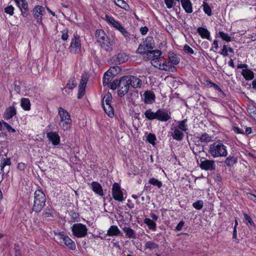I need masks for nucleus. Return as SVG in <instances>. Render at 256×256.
<instances>
[{
	"instance_id": "18",
	"label": "nucleus",
	"mask_w": 256,
	"mask_h": 256,
	"mask_svg": "<svg viewBox=\"0 0 256 256\" xmlns=\"http://www.w3.org/2000/svg\"><path fill=\"white\" fill-rule=\"evenodd\" d=\"M11 160L10 158L2 159L0 162V170L2 175H4L5 173L8 172Z\"/></svg>"
},
{
	"instance_id": "43",
	"label": "nucleus",
	"mask_w": 256,
	"mask_h": 256,
	"mask_svg": "<svg viewBox=\"0 0 256 256\" xmlns=\"http://www.w3.org/2000/svg\"><path fill=\"white\" fill-rule=\"evenodd\" d=\"M149 50V48L146 47V45L143 44L139 45L136 52L138 54H146Z\"/></svg>"
},
{
	"instance_id": "47",
	"label": "nucleus",
	"mask_w": 256,
	"mask_h": 256,
	"mask_svg": "<svg viewBox=\"0 0 256 256\" xmlns=\"http://www.w3.org/2000/svg\"><path fill=\"white\" fill-rule=\"evenodd\" d=\"M219 36L222 39V40L229 42L232 40L231 37L228 36V34H226L223 32H218Z\"/></svg>"
},
{
	"instance_id": "32",
	"label": "nucleus",
	"mask_w": 256,
	"mask_h": 256,
	"mask_svg": "<svg viewBox=\"0 0 256 256\" xmlns=\"http://www.w3.org/2000/svg\"><path fill=\"white\" fill-rule=\"evenodd\" d=\"M242 74L246 80H251L254 78V73L250 70L248 68L242 70Z\"/></svg>"
},
{
	"instance_id": "41",
	"label": "nucleus",
	"mask_w": 256,
	"mask_h": 256,
	"mask_svg": "<svg viewBox=\"0 0 256 256\" xmlns=\"http://www.w3.org/2000/svg\"><path fill=\"white\" fill-rule=\"evenodd\" d=\"M144 223L146 224L148 228L152 230H156V224L151 219L146 218L144 220Z\"/></svg>"
},
{
	"instance_id": "2",
	"label": "nucleus",
	"mask_w": 256,
	"mask_h": 256,
	"mask_svg": "<svg viewBox=\"0 0 256 256\" xmlns=\"http://www.w3.org/2000/svg\"><path fill=\"white\" fill-rule=\"evenodd\" d=\"M96 37L103 50L108 52L112 50L114 42L110 40L103 30H97L96 32Z\"/></svg>"
},
{
	"instance_id": "64",
	"label": "nucleus",
	"mask_w": 256,
	"mask_h": 256,
	"mask_svg": "<svg viewBox=\"0 0 256 256\" xmlns=\"http://www.w3.org/2000/svg\"><path fill=\"white\" fill-rule=\"evenodd\" d=\"M26 164H24V163H19L18 166V168L19 170H24V168H26Z\"/></svg>"
},
{
	"instance_id": "14",
	"label": "nucleus",
	"mask_w": 256,
	"mask_h": 256,
	"mask_svg": "<svg viewBox=\"0 0 256 256\" xmlns=\"http://www.w3.org/2000/svg\"><path fill=\"white\" fill-rule=\"evenodd\" d=\"M46 13L44 7L36 6L33 10V14L36 21L39 24H42V16Z\"/></svg>"
},
{
	"instance_id": "35",
	"label": "nucleus",
	"mask_w": 256,
	"mask_h": 256,
	"mask_svg": "<svg viewBox=\"0 0 256 256\" xmlns=\"http://www.w3.org/2000/svg\"><path fill=\"white\" fill-rule=\"evenodd\" d=\"M128 59V56L124 53H120L116 56V62L119 64L124 62Z\"/></svg>"
},
{
	"instance_id": "5",
	"label": "nucleus",
	"mask_w": 256,
	"mask_h": 256,
	"mask_svg": "<svg viewBox=\"0 0 256 256\" xmlns=\"http://www.w3.org/2000/svg\"><path fill=\"white\" fill-rule=\"evenodd\" d=\"M112 101V96L110 92H108L104 95L102 101L103 108L106 114L110 118H112L114 116V109L111 105Z\"/></svg>"
},
{
	"instance_id": "12",
	"label": "nucleus",
	"mask_w": 256,
	"mask_h": 256,
	"mask_svg": "<svg viewBox=\"0 0 256 256\" xmlns=\"http://www.w3.org/2000/svg\"><path fill=\"white\" fill-rule=\"evenodd\" d=\"M200 168L206 170H215V162L214 160H207L201 158L200 160Z\"/></svg>"
},
{
	"instance_id": "58",
	"label": "nucleus",
	"mask_w": 256,
	"mask_h": 256,
	"mask_svg": "<svg viewBox=\"0 0 256 256\" xmlns=\"http://www.w3.org/2000/svg\"><path fill=\"white\" fill-rule=\"evenodd\" d=\"M106 20L110 23V24H114L116 20L114 19V18L112 16H109L108 15H106Z\"/></svg>"
},
{
	"instance_id": "49",
	"label": "nucleus",
	"mask_w": 256,
	"mask_h": 256,
	"mask_svg": "<svg viewBox=\"0 0 256 256\" xmlns=\"http://www.w3.org/2000/svg\"><path fill=\"white\" fill-rule=\"evenodd\" d=\"M147 140L151 144L154 145L156 140V136L152 134H149L146 137Z\"/></svg>"
},
{
	"instance_id": "62",
	"label": "nucleus",
	"mask_w": 256,
	"mask_h": 256,
	"mask_svg": "<svg viewBox=\"0 0 256 256\" xmlns=\"http://www.w3.org/2000/svg\"><path fill=\"white\" fill-rule=\"evenodd\" d=\"M228 48H226V45H224L223 46V48L222 50V52H221V54L223 55L224 56H228Z\"/></svg>"
},
{
	"instance_id": "57",
	"label": "nucleus",
	"mask_w": 256,
	"mask_h": 256,
	"mask_svg": "<svg viewBox=\"0 0 256 256\" xmlns=\"http://www.w3.org/2000/svg\"><path fill=\"white\" fill-rule=\"evenodd\" d=\"M119 80H114L110 84V88L112 90H115L116 88L118 89L119 86Z\"/></svg>"
},
{
	"instance_id": "50",
	"label": "nucleus",
	"mask_w": 256,
	"mask_h": 256,
	"mask_svg": "<svg viewBox=\"0 0 256 256\" xmlns=\"http://www.w3.org/2000/svg\"><path fill=\"white\" fill-rule=\"evenodd\" d=\"M112 26L116 28V30L121 32L124 28L121 25L120 22L116 20L115 22L112 24Z\"/></svg>"
},
{
	"instance_id": "21",
	"label": "nucleus",
	"mask_w": 256,
	"mask_h": 256,
	"mask_svg": "<svg viewBox=\"0 0 256 256\" xmlns=\"http://www.w3.org/2000/svg\"><path fill=\"white\" fill-rule=\"evenodd\" d=\"M144 100L146 104H151L154 102L155 95L154 92L147 90L144 94Z\"/></svg>"
},
{
	"instance_id": "51",
	"label": "nucleus",
	"mask_w": 256,
	"mask_h": 256,
	"mask_svg": "<svg viewBox=\"0 0 256 256\" xmlns=\"http://www.w3.org/2000/svg\"><path fill=\"white\" fill-rule=\"evenodd\" d=\"M14 8L12 6H8L4 8V12L10 16L14 14Z\"/></svg>"
},
{
	"instance_id": "45",
	"label": "nucleus",
	"mask_w": 256,
	"mask_h": 256,
	"mask_svg": "<svg viewBox=\"0 0 256 256\" xmlns=\"http://www.w3.org/2000/svg\"><path fill=\"white\" fill-rule=\"evenodd\" d=\"M148 183L153 186H157L158 188L162 186V182L154 178H150Z\"/></svg>"
},
{
	"instance_id": "39",
	"label": "nucleus",
	"mask_w": 256,
	"mask_h": 256,
	"mask_svg": "<svg viewBox=\"0 0 256 256\" xmlns=\"http://www.w3.org/2000/svg\"><path fill=\"white\" fill-rule=\"evenodd\" d=\"M21 106L25 110H29L30 109V103L28 98H22L21 100Z\"/></svg>"
},
{
	"instance_id": "9",
	"label": "nucleus",
	"mask_w": 256,
	"mask_h": 256,
	"mask_svg": "<svg viewBox=\"0 0 256 256\" xmlns=\"http://www.w3.org/2000/svg\"><path fill=\"white\" fill-rule=\"evenodd\" d=\"M69 49L70 52L73 54H78L80 52L81 44L80 36L76 33L74 34Z\"/></svg>"
},
{
	"instance_id": "17",
	"label": "nucleus",
	"mask_w": 256,
	"mask_h": 256,
	"mask_svg": "<svg viewBox=\"0 0 256 256\" xmlns=\"http://www.w3.org/2000/svg\"><path fill=\"white\" fill-rule=\"evenodd\" d=\"M126 77L132 88H137L141 87L142 81L138 78L132 76H126Z\"/></svg>"
},
{
	"instance_id": "44",
	"label": "nucleus",
	"mask_w": 256,
	"mask_h": 256,
	"mask_svg": "<svg viewBox=\"0 0 256 256\" xmlns=\"http://www.w3.org/2000/svg\"><path fill=\"white\" fill-rule=\"evenodd\" d=\"M187 120L185 119L181 121L178 122V126L177 127L180 129L182 131H186L188 130V126L186 124Z\"/></svg>"
},
{
	"instance_id": "20",
	"label": "nucleus",
	"mask_w": 256,
	"mask_h": 256,
	"mask_svg": "<svg viewBox=\"0 0 256 256\" xmlns=\"http://www.w3.org/2000/svg\"><path fill=\"white\" fill-rule=\"evenodd\" d=\"M24 16L28 15V4L26 0H14Z\"/></svg>"
},
{
	"instance_id": "34",
	"label": "nucleus",
	"mask_w": 256,
	"mask_h": 256,
	"mask_svg": "<svg viewBox=\"0 0 256 256\" xmlns=\"http://www.w3.org/2000/svg\"><path fill=\"white\" fill-rule=\"evenodd\" d=\"M198 138L202 142H208L212 140V136L206 132H204L198 136Z\"/></svg>"
},
{
	"instance_id": "30",
	"label": "nucleus",
	"mask_w": 256,
	"mask_h": 256,
	"mask_svg": "<svg viewBox=\"0 0 256 256\" xmlns=\"http://www.w3.org/2000/svg\"><path fill=\"white\" fill-rule=\"evenodd\" d=\"M238 158L234 156L230 155L224 160V164L228 167L232 166L237 162Z\"/></svg>"
},
{
	"instance_id": "29",
	"label": "nucleus",
	"mask_w": 256,
	"mask_h": 256,
	"mask_svg": "<svg viewBox=\"0 0 256 256\" xmlns=\"http://www.w3.org/2000/svg\"><path fill=\"white\" fill-rule=\"evenodd\" d=\"M169 61L170 65H176L180 62V58L173 52H170L168 54Z\"/></svg>"
},
{
	"instance_id": "38",
	"label": "nucleus",
	"mask_w": 256,
	"mask_h": 256,
	"mask_svg": "<svg viewBox=\"0 0 256 256\" xmlns=\"http://www.w3.org/2000/svg\"><path fill=\"white\" fill-rule=\"evenodd\" d=\"M120 32L123 34L127 41H135L136 39V36L130 34L124 28Z\"/></svg>"
},
{
	"instance_id": "54",
	"label": "nucleus",
	"mask_w": 256,
	"mask_h": 256,
	"mask_svg": "<svg viewBox=\"0 0 256 256\" xmlns=\"http://www.w3.org/2000/svg\"><path fill=\"white\" fill-rule=\"evenodd\" d=\"M3 124L5 126L6 128V130L9 132H16V130L13 128L10 124H9L8 123L4 122L2 121Z\"/></svg>"
},
{
	"instance_id": "15",
	"label": "nucleus",
	"mask_w": 256,
	"mask_h": 256,
	"mask_svg": "<svg viewBox=\"0 0 256 256\" xmlns=\"http://www.w3.org/2000/svg\"><path fill=\"white\" fill-rule=\"evenodd\" d=\"M170 118V112L167 110L160 108L157 110L156 120H158L167 122Z\"/></svg>"
},
{
	"instance_id": "42",
	"label": "nucleus",
	"mask_w": 256,
	"mask_h": 256,
	"mask_svg": "<svg viewBox=\"0 0 256 256\" xmlns=\"http://www.w3.org/2000/svg\"><path fill=\"white\" fill-rule=\"evenodd\" d=\"M77 86V83L76 82V78H70L66 86V88L68 89L72 90L74 88H75Z\"/></svg>"
},
{
	"instance_id": "4",
	"label": "nucleus",
	"mask_w": 256,
	"mask_h": 256,
	"mask_svg": "<svg viewBox=\"0 0 256 256\" xmlns=\"http://www.w3.org/2000/svg\"><path fill=\"white\" fill-rule=\"evenodd\" d=\"M46 196L45 194L40 190H37L34 194V204L32 210L36 212L42 211L46 204Z\"/></svg>"
},
{
	"instance_id": "8",
	"label": "nucleus",
	"mask_w": 256,
	"mask_h": 256,
	"mask_svg": "<svg viewBox=\"0 0 256 256\" xmlns=\"http://www.w3.org/2000/svg\"><path fill=\"white\" fill-rule=\"evenodd\" d=\"M56 236L60 240V242H64V244L70 249L74 250L76 248L75 243L64 232H59L56 234Z\"/></svg>"
},
{
	"instance_id": "1",
	"label": "nucleus",
	"mask_w": 256,
	"mask_h": 256,
	"mask_svg": "<svg viewBox=\"0 0 256 256\" xmlns=\"http://www.w3.org/2000/svg\"><path fill=\"white\" fill-rule=\"evenodd\" d=\"M58 114L60 116L58 126L64 131L69 130L72 127V120L68 112L62 108H58Z\"/></svg>"
},
{
	"instance_id": "16",
	"label": "nucleus",
	"mask_w": 256,
	"mask_h": 256,
	"mask_svg": "<svg viewBox=\"0 0 256 256\" xmlns=\"http://www.w3.org/2000/svg\"><path fill=\"white\" fill-rule=\"evenodd\" d=\"M117 70H120V68L119 67H112L111 68L108 72H106L103 77V84L104 86H106L109 84L110 82L112 77V75H116L117 72H114V70H116V71Z\"/></svg>"
},
{
	"instance_id": "13",
	"label": "nucleus",
	"mask_w": 256,
	"mask_h": 256,
	"mask_svg": "<svg viewBox=\"0 0 256 256\" xmlns=\"http://www.w3.org/2000/svg\"><path fill=\"white\" fill-rule=\"evenodd\" d=\"M88 76L87 74H83L80 79L78 86V98L80 99L85 94V90L88 82Z\"/></svg>"
},
{
	"instance_id": "60",
	"label": "nucleus",
	"mask_w": 256,
	"mask_h": 256,
	"mask_svg": "<svg viewBox=\"0 0 256 256\" xmlns=\"http://www.w3.org/2000/svg\"><path fill=\"white\" fill-rule=\"evenodd\" d=\"M140 34L144 36L145 34H146V33L148 32V28L147 26H143V27H141L140 28Z\"/></svg>"
},
{
	"instance_id": "48",
	"label": "nucleus",
	"mask_w": 256,
	"mask_h": 256,
	"mask_svg": "<svg viewBox=\"0 0 256 256\" xmlns=\"http://www.w3.org/2000/svg\"><path fill=\"white\" fill-rule=\"evenodd\" d=\"M204 206L203 201L202 200H198L192 204V206L196 210H200Z\"/></svg>"
},
{
	"instance_id": "10",
	"label": "nucleus",
	"mask_w": 256,
	"mask_h": 256,
	"mask_svg": "<svg viewBox=\"0 0 256 256\" xmlns=\"http://www.w3.org/2000/svg\"><path fill=\"white\" fill-rule=\"evenodd\" d=\"M119 86L118 88V95L120 97H123L130 90V84L126 77L123 76L119 80Z\"/></svg>"
},
{
	"instance_id": "26",
	"label": "nucleus",
	"mask_w": 256,
	"mask_h": 256,
	"mask_svg": "<svg viewBox=\"0 0 256 256\" xmlns=\"http://www.w3.org/2000/svg\"><path fill=\"white\" fill-rule=\"evenodd\" d=\"M162 54V52L160 50H150L146 53V55L144 56V59L153 60L154 58H156L157 56H160Z\"/></svg>"
},
{
	"instance_id": "46",
	"label": "nucleus",
	"mask_w": 256,
	"mask_h": 256,
	"mask_svg": "<svg viewBox=\"0 0 256 256\" xmlns=\"http://www.w3.org/2000/svg\"><path fill=\"white\" fill-rule=\"evenodd\" d=\"M202 6L205 14L208 16H210L212 15V9L208 4L206 2H204Z\"/></svg>"
},
{
	"instance_id": "27",
	"label": "nucleus",
	"mask_w": 256,
	"mask_h": 256,
	"mask_svg": "<svg viewBox=\"0 0 256 256\" xmlns=\"http://www.w3.org/2000/svg\"><path fill=\"white\" fill-rule=\"evenodd\" d=\"M180 2L186 12L190 14L192 12V4L190 0H180Z\"/></svg>"
},
{
	"instance_id": "55",
	"label": "nucleus",
	"mask_w": 256,
	"mask_h": 256,
	"mask_svg": "<svg viewBox=\"0 0 256 256\" xmlns=\"http://www.w3.org/2000/svg\"><path fill=\"white\" fill-rule=\"evenodd\" d=\"M164 1L168 8H172L174 6V0H164Z\"/></svg>"
},
{
	"instance_id": "22",
	"label": "nucleus",
	"mask_w": 256,
	"mask_h": 256,
	"mask_svg": "<svg viewBox=\"0 0 256 256\" xmlns=\"http://www.w3.org/2000/svg\"><path fill=\"white\" fill-rule=\"evenodd\" d=\"M92 190L100 196H104L103 189L101 185L97 182H92L90 184Z\"/></svg>"
},
{
	"instance_id": "40",
	"label": "nucleus",
	"mask_w": 256,
	"mask_h": 256,
	"mask_svg": "<svg viewBox=\"0 0 256 256\" xmlns=\"http://www.w3.org/2000/svg\"><path fill=\"white\" fill-rule=\"evenodd\" d=\"M144 44H145L146 47L149 48L150 50H152L154 48V40L152 36L147 37Z\"/></svg>"
},
{
	"instance_id": "53",
	"label": "nucleus",
	"mask_w": 256,
	"mask_h": 256,
	"mask_svg": "<svg viewBox=\"0 0 256 256\" xmlns=\"http://www.w3.org/2000/svg\"><path fill=\"white\" fill-rule=\"evenodd\" d=\"M184 50L188 54H194V50L188 44L184 45Z\"/></svg>"
},
{
	"instance_id": "23",
	"label": "nucleus",
	"mask_w": 256,
	"mask_h": 256,
	"mask_svg": "<svg viewBox=\"0 0 256 256\" xmlns=\"http://www.w3.org/2000/svg\"><path fill=\"white\" fill-rule=\"evenodd\" d=\"M122 234L116 226L112 225L110 226L107 231L106 235L108 236H122Z\"/></svg>"
},
{
	"instance_id": "6",
	"label": "nucleus",
	"mask_w": 256,
	"mask_h": 256,
	"mask_svg": "<svg viewBox=\"0 0 256 256\" xmlns=\"http://www.w3.org/2000/svg\"><path fill=\"white\" fill-rule=\"evenodd\" d=\"M151 64L154 67L164 70H172V66L170 64V62H166L162 57L157 56L152 60Z\"/></svg>"
},
{
	"instance_id": "7",
	"label": "nucleus",
	"mask_w": 256,
	"mask_h": 256,
	"mask_svg": "<svg viewBox=\"0 0 256 256\" xmlns=\"http://www.w3.org/2000/svg\"><path fill=\"white\" fill-rule=\"evenodd\" d=\"M72 234L78 238L85 237L88 234V229L86 226L81 223H76L71 228Z\"/></svg>"
},
{
	"instance_id": "28",
	"label": "nucleus",
	"mask_w": 256,
	"mask_h": 256,
	"mask_svg": "<svg viewBox=\"0 0 256 256\" xmlns=\"http://www.w3.org/2000/svg\"><path fill=\"white\" fill-rule=\"evenodd\" d=\"M197 31L202 38L210 40V33L206 28L199 27L198 28Z\"/></svg>"
},
{
	"instance_id": "36",
	"label": "nucleus",
	"mask_w": 256,
	"mask_h": 256,
	"mask_svg": "<svg viewBox=\"0 0 256 256\" xmlns=\"http://www.w3.org/2000/svg\"><path fill=\"white\" fill-rule=\"evenodd\" d=\"M144 115L146 118L149 120L156 119L157 111L153 112L151 109H148L144 112Z\"/></svg>"
},
{
	"instance_id": "52",
	"label": "nucleus",
	"mask_w": 256,
	"mask_h": 256,
	"mask_svg": "<svg viewBox=\"0 0 256 256\" xmlns=\"http://www.w3.org/2000/svg\"><path fill=\"white\" fill-rule=\"evenodd\" d=\"M68 29H64L62 31V35L61 38L63 40L66 41L68 38Z\"/></svg>"
},
{
	"instance_id": "11",
	"label": "nucleus",
	"mask_w": 256,
	"mask_h": 256,
	"mask_svg": "<svg viewBox=\"0 0 256 256\" xmlns=\"http://www.w3.org/2000/svg\"><path fill=\"white\" fill-rule=\"evenodd\" d=\"M112 196L114 200L122 202L124 200L123 192L118 184L114 182L112 188Z\"/></svg>"
},
{
	"instance_id": "61",
	"label": "nucleus",
	"mask_w": 256,
	"mask_h": 256,
	"mask_svg": "<svg viewBox=\"0 0 256 256\" xmlns=\"http://www.w3.org/2000/svg\"><path fill=\"white\" fill-rule=\"evenodd\" d=\"M184 226V222L180 221L176 226V229L177 231H180L182 230V227Z\"/></svg>"
},
{
	"instance_id": "31",
	"label": "nucleus",
	"mask_w": 256,
	"mask_h": 256,
	"mask_svg": "<svg viewBox=\"0 0 256 256\" xmlns=\"http://www.w3.org/2000/svg\"><path fill=\"white\" fill-rule=\"evenodd\" d=\"M173 138L178 140H181L184 137V134L180 129L177 127H175L174 130V132L172 134Z\"/></svg>"
},
{
	"instance_id": "19",
	"label": "nucleus",
	"mask_w": 256,
	"mask_h": 256,
	"mask_svg": "<svg viewBox=\"0 0 256 256\" xmlns=\"http://www.w3.org/2000/svg\"><path fill=\"white\" fill-rule=\"evenodd\" d=\"M47 138L54 146H57L60 143V136L57 132H48Z\"/></svg>"
},
{
	"instance_id": "56",
	"label": "nucleus",
	"mask_w": 256,
	"mask_h": 256,
	"mask_svg": "<svg viewBox=\"0 0 256 256\" xmlns=\"http://www.w3.org/2000/svg\"><path fill=\"white\" fill-rule=\"evenodd\" d=\"M244 217L245 220L248 222V224L250 226H254V223L252 220V218L246 214H244Z\"/></svg>"
},
{
	"instance_id": "33",
	"label": "nucleus",
	"mask_w": 256,
	"mask_h": 256,
	"mask_svg": "<svg viewBox=\"0 0 256 256\" xmlns=\"http://www.w3.org/2000/svg\"><path fill=\"white\" fill-rule=\"evenodd\" d=\"M114 2L116 6L126 11L130 10L129 5L124 0H114Z\"/></svg>"
},
{
	"instance_id": "59",
	"label": "nucleus",
	"mask_w": 256,
	"mask_h": 256,
	"mask_svg": "<svg viewBox=\"0 0 256 256\" xmlns=\"http://www.w3.org/2000/svg\"><path fill=\"white\" fill-rule=\"evenodd\" d=\"M246 196L248 199L252 200L253 202L256 203V196L251 193H247Z\"/></svg>"
},
{
	"instance_id": "3",
	"label": "nucleus",
	"mask_w": 256,
	"mask_h": 256,
	"mask_svg": "<svg viewBox=\"0 0 256 256\" xmlns=\"http://www.w3.org/2000/svg\"><path fill=\"white\" fill-rule=\"evenodd\" d=\"M208 152L213 158L226 157L228 155L227 147L221 142L212 144Z\"/></svg>"
},
{
	"instance_id": "63",
	"label": "nucleus",
	"mask_w": 256,
	"mask_h": 256,
	"mask_svg": "<svg viewBox=\"0 0 256 256\" xmlns=\"http://www.w3.org/2000/svg\"><path fill=\"white\" fill-rule=\"evenodd\" d=\"M210 87H214L215 90H218L220 92H222V89L220 88V87L216 84L212 82V84H211V85L210 86Z\"/></svg>"
},
{
	"instance_id": "37",
	"label": "nucleus",
	"mask_w": 256,
	"mask_h": 256,
	"mask_svg": "<svg viewBox=\"0 0 256 256\" xmlns=\"http://www.w3.org/2000/svg\"><path fill=\"white\" fill-rule=\"evenodd\" d=\"M144 249H148L150 250H156L158 248V245L152 241L146 242L144 244Z\"/></svg>"
},
{
	"instance_id": "24",
	"label": "nucleus",
	"mask_w": 256,
	"mask_h": 256,
	"mask_svg": "<svg viewBox=\"0 0 256 256\" xmlns=\"http://www.w3.org/2000/svg\"><path fill=\"white\" fill-rule=\"evenodd\" d=\"M122 230L126 234V236L130 239H135L136 238V233L134 230L126 226V225L122 227Z\"/></svg>"
},
{
	"instance_id": "25",
	"label": "nucleus",
	"mask_w": 256,
	"mask_h": 256,
	"mask_svg": "<svg viewBox=\"0 0 256 256\" xmlns=\"http://www.w3.org/2000/svg\"><path fill=\"white\" fill-rule=\"evenodd\" d=\"M16 114V110L14 106H12L7 108L4 114V118L5 120H9Z\"/></svg>"
}]
</instances>
